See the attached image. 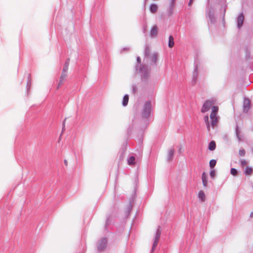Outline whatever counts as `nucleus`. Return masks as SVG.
I'll return each instance as SVG.
<instances>
[{
  "instance_id": "f257e3e1",
  "label": "nucleus",
  "mask_w": 253,
  "mask_h": 253,
  "mask_svg": "<svg viewBox=\"0 0 253 253\" xmlns=\"http://www.w3.org/2000/svg\"><path fill=\"white\" fill-rule=\"evenodd\" d=\"M218 110V107L214 104L213 101L211 100H206L202 105L201 109V112L202 113L206 114L211 111L210 117L206 115L204 118L209 129L210 125L214 126L217 122Z\"/></svg>"
},
{
  "instance_id": "f03ea898",
  "label": "nucleus",
  "mask_w": 253,
  "mask_h": 253,
  "mask_svg": "<svg viewBox=\"0 0 253 253\" xmlns=\"http://www.w3.org/2000/svg\"><path fill=\"white\" fill-rule=\"evenodd\" d=\"M152 110V104L150 101L146 102L141 111V117L144 119H148L151 116Z\"/></svg>"
},
{
  "instance_id": "7ed1b4c3",
  "label": "nucleus",
  "mask_w": 253,
  "mask_h": 253,
  "mask_svg": "<svg viewBox=\"0 0 253 253\" xmlns=\"http://www.w3.org/2000/svg\"><path fill=\"white\" fill-rule=\"evenodd\" d=\"M198 197L201 202H204L206 200V194L205 192L201 190L198 192Z\"/></svg>"
},
{
  "instance_id": "20e7f679",
  "label": "nucleus",
  "mask_w": 253,
  "mask_h": 253,
  "mask_svg": "<svg viewBox=\"0 0 253 253\" xmlns=\"http://www.w3.org/2000/svg\"><path fill=\"white\" fill-rule=\"evenodd\" d=\"M202 178L204 186L206 187L208 185V176L206 173H203Z\"/></svg>"
},
{
  "instance_id": "39448f33",
  "label": "nucleus",
  "mask_w": 253,
  "mask_h": 253,
  "mask_svg": "<svg viewBox=\"0 0 253 253\" xmlns=\"http://www.w3.org/2000/svg\"><path fill=\"white\" fill-rule=\"evenodd\" d=\"M244 20V17L243 14H241L239 15L237 19L238 26L239 27L242 25Z\"/></svg>"
},
{
  "instance_id": "423d86ee",
  "label": "nucleus",
  "mask_w": 253,
  "mask_h": 253,
  "mask_svg": "<svg viewBox=\"0 0 253 253\" xmlns=\"http://www.w3.org/2000/svg\"><path fill=\"white\" fill-rule=\"evenodd\" d=\"M253 169L251 167H246L245 169V173L246 175H251L253 173Z\"/></svg>"
},
{
  "instance_id": "0eeeda50",
  "label": "nucleus",
  "mask_w": 253,
  "mask_h": 253,
  "mask_svg": "<svg viewBox=\"0 0 253 253\" xmlns=\"http://www.w3.org/2000/svg\"><path fill=\"white\" fill-rule=\"evenodd\" d=\"M128 96L127 95H126L124 97V98H123V105L125 106H126L128 103Z\"/></svg>"
},
{
  "instance_id": "6e6552de",
  "label": "nucleus",
  "mask_w": 253,
  "mask_h": 253,
  "mask_svg": "<svg viewBox=\"0 0 253 253\" xmlns=\"http://www.w3.org/2000/svg\"><path fill=\"white\" fill-rule=\"evenodd\" d=\"M244 108L246 110H248L250 106V101L246 99L244 101Z\"/></svg>"
},
{
  "instance_id": "1a4fd4ad",
  "label": "nucleus",
  "mask_w": 253,
  "mask_h": 253,
  "mask_svg": "<svg viewBox=\"0 0 253 253\" xmlns=\"http://www.w3.org/2000/svg\"><path fill=\"white\" fill-rule=\"evenodd\" d=\"M127 162H128V164L129 165H134L135 163V158L133 157H131L128 159Z\"/></svg>"
},
{
  "instance_id": "9d476101",
  "label": "nucleus",
  "mask_w": 253,
  "mask_h": 253,
  "mask_svg": "<svg viewBox=\"0 0 253 253\" xmlns=\"http://www.w3.org/2000/svg\"><path fill=\"white\" fill-rule=\"evenodd\" d=\"M215 148V144L214 142H211L209 145V149L211 150H213Z\"/></svg>"
},
{
  "instance_id": "9b49d317",
  "label": "nucleus",
  "mask_w": 253,
  "mask_h": 253,
  "mask_svg": "<svg viewBox=\"0 0 253 253\" xmlns=\"http://www.w3.org/2000/svg\"><path fill=\"white\" fill-rule=\"evenodd\" d=\"M216 161L215 160H211L210 162V167L212 169L216 165Z\"/></svg>"
},
{
  "instance_id": "f8f14e48",
  "label": "nucleus",
  "mask_w": 253,
  "mask_h": 253,
  "mask_svg": "<svg viewBox=\"0 0 253 253\" xmlns=\"http://www.w3.org/2000/svg\"><path fill=\"white\" fill-rule=\"evenodd\" d=\"M160 235V232L159 231H158L157 232V234H156L155 241V242H154V244L153 245V248H154L156 246Z\"/></svg>"
},
{
  "instance_id": "ddd939ff",
  "label": "nucleus",
  "mask_w": 253,
  "mask_h": 253,
  "mask_svg": "<svg viewBox=\"0 0 253 253\" xmlns=\"http://www.w3.org/2000/svg\"><path fill=\"white\" fill-rule=\"evenodd\" d=\"M157 9L158 7L155 4H152L150 6V11L152 12H155L157 10Z\"/></svg>"
},
{
  "instance_id": "4468645a",
  "label": "nucleus",
  "mask_w": 253,
  "mask_h": 253,
  "mask_svg": "<svg viewBox=\"0 0 253 253\" xmlns=\"http://www.w3.org/2000/svg\"><path fill=\"white\" fill-rule=\"evenodd\" d=\"M158 32V29L156 27H153L151 31V34L152 36H155L157 35Z\"/></svg>"
},
{
  "instance_id": "2eb2a0df",
  "label": "nucleus",
  "mask_w": 253,
  "mask_h": 253,
  "mask_svg": "<svg viewBox=\"0 0 253 253\" xmlns=\"http://www.w3.org/2000/svg\"><path fill=\"white\" fill-rule=\"evenodd\" d=\"M174 153V149L173 148H170L169 150L168 154L169 157H171L173 156Z\"/></svg>"
},
{
  "instance_id": "dca6fc26",
  "label": "nucleus",
  "mask_w": 253,
  "mask_h": 253,
  "mask_svg": "<svg viewBox=\"0 0 253 253\" xmlns=\"http://www.w3.org/2000/svg\"><path fill=\"white\" fill-rule=\"evenodd\" d=\"M174 45V42L173 39L172 37L169 38V47H172Z\"/></svg>"
},
{
  "instance_id": "f3484780",
  "label": "nucleus",
  "mask_w": 253,
  "mask_h": 253,
  "mask_svg": "<svg viewBox=\"0 0 253 253\" xmlns=\"http://www.w3.org/2000/svg\"><path fill=\"white\" fill-rule=\"evenodd\" d=\"M237 173H238V171H237V170L236 169H235L234 168L231 169V174L232 175L236 176V175H237Z\"/></svg>"
},
{
  "instance_id": "a211bd4d",
  "label": "nucleus",
  "mask_w": 253,
  "mask_h": 253,
  "mask_svg": "<svg viewBox=\"0 0 253 253\" xmlns=\"http://www.w3.org/2000/svg\"><path fill=\"white\" fill-rule=\"evenodd\" d=\"M216 173L214 169H211L210 172V176L211 178H214L215 176Z\"/></svg>"
},
{
  "instance_id": "6ab92c4d",
  "label": "nucleus",
  "mask_w": 253,
  "mask_h": 253,
  "mask_svg": "<svg viewBox=\"0 0 253 253\" xmlns=\"http://www.w3.org/2000/svg\"><path fill=\"white\" fill-rule=\"evenodd\" d=\"M245 153V151H244V150H240V151H239V154H240V155L241 156H243V155H244Z\"/></svg>"
},
{
  "instance_id": "aec40b11",
  "label": "nucleus",
  "mask_w": 253,
  "mask_h": 253,
  "mask_svg": "<svg viewBox=\"0 0 253 253\" xmlns=\"http://www.w3.org/2000/svg\"><path fill=\"white\" fill-rule=\"evenodd\" d=\"M64 164L66 167H67L68 166V161L66 159H65L64 160Z\"/></svg>"
},
{
  "instance_id": "412c9836",
  "label": "nucleus",
  "mask_w": 253,
  "mask_h": 253,
  "mask_svg": "<svg viewBox=\"0 0 253 253\" xmlns=\"http://www.w3.org/2000/svg\"><path fill=\"white\" fill-rule=\"evenodd\" d=\"M246 163H247V162L245 160L241 161V164L243 165H246Z\"/></svg>"
},
{
  "instance_id": "4be33fe9",
  "label": "nucleus",
  "mask_w": 253,
  "mask_h": 253,
  "mask_svg": "<svg viewBox=\"0 0 253 253\" xmlns=\"http://www.w3.org/2000/svg\"><path fill=\"white\" fill-rule=\"evenodd\" d=\"M63 78H64L63 76H62L61 77V79H62Z\"/></svg>"
}]
</instances>
